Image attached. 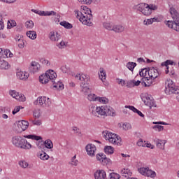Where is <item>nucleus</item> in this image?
Returning a JSON list of instances; mask_svg holds the SVG:
<instances>
[{
	"mask_svg": "<svg viewBox=\"0 0 179 179\" xmlns=\"http://www.w3.org/2000/svg\"><path fill=\"white\" fill-rule=\"evenodd\" d=\"M31 12H34V13H36V15H39V16H55L57 15V12L55 11H41L38 10H34L32 9Z\"/></svg>",
	"mask_w": 179,
	"mask_h": 179,
	"instance_id": "f8f14e48",
	"label": "nucleus"
},
{
	"mask_svg": "<svg viewBox=\"0 0 179 179\" xmlns=\"http://www.w3.org/2000/svg\"><path fill=\"white\" fill-rule=\"evenodd\" d=\"M40 68H41V66H40V64H38V62H31V66L29 68V71L31 73H34L36 72H38V71H40Z\"/></svg>",
	"mask_w": 179,
	"mask_h": 179,
	"instance_id": "a211bd4d",
	"label": "nucleus"
},
{
	"mask_svg": "<svg viewBox=\"0 0 179 179\" xmlns=\"http://www.w3.org/2000/svg\"><path fill=\"white\" fill-rule=\"evenodd\" d=\"M125 108H129L131 111H133V113L138 111V109L132 106H125Z\"/></svg>",
	"mask_w": 179,
	"mask_h": 179,
	"instance_id": "052dcab7",
	"label": "nucleus"
},
{
	"mask_svg": "<svg viewBox=\"0 0 179 179\" xmlns=\"http://www.w3.org/2000/svg\"><path fill=\"white\" fill-rule=\"evenodd\" d=\"M141 99L143 101L144 104H145V106H148L150 108H152V107H156V104L155 103V101L150 99V98L148 96L145 95L143 96Z\"/></svg>",
	"mask_w": 179,
	"mask_h": 179,
	"instance_id": "4468645a",
	"label": "nucleus"
},
{
	"mask_svg": "<svg viewBox=\"0 0 179 179\" xmlns=\"http://www.w3.org/2000/svg\"><path fill=\"white\" fill-rule=\"evenodd\" d=\"M102 135L104 139L106 141L108 139V141H109L110 143H113V145H121V137H120V136L110 133L108 130L103 131Z\"/></svg>",
	"mask_w": 179,
	"mask_h": 179,
	"instance_id": "423d86ee",
	"label": "nucleus"
},
{
	"mask_svg": "<svg viewBox=\"0 0 179 179\" xmlns=\"http://www.w3.org/2000/svg\"><path fill=\"white\" fill-rule=\"evenodd\" d=\"M174 64V62H173L172 60H166L164 62H162L161 64L162 66H169V65H173Z\"/></svg>",
	"mask_w": 179,
	"mask_h": 179,
	"instance_id": "3c124183",
	"label": "nucleus"
},
{
	"mask_svg": "<svg viewBox=\"0 0 179 179\" xmlns=\"http://www.w3.org/2000/svg\"><path fill=\"white\" fill-rule=\"evenodd\" d=\"M73 131L77 134L79 136H82V131H80V129L78 128L77 127H73Z\"/></svg>",
	"mask_w": 179,
	"mask_h": 179,
	"instance_id": "4d7b16f0",
	"label": "nucleus"
},
{
	"mask_svg": "<svg viewBox=\"0 0 179 179\" xmlns=\"http://www.w3.org/2000/svg\"><path fill=\"white\" fill-rule=\"evenodd\" d=\"M172 19L173 21H167L166 24L169 27V29H173L175 31L179 32V13L174 7H171L169 9Z\"/></svg>",
	"mask_w": 179,
	"mask_h": 179,
	"instance_id": "7ed1b4c3",
	"label": "nucleus"
},
{
	"mask_svg": "<svg viewBox=\"0 0 179 179\" xmlns=\"http://www.w3.org/2000/svg\"><path fill=\"white\" fill-rule=\"evenodd\" d=\"M109 176H110V179H120V178H121V176H120V174L115 173H110Z\"/></svg>",
	"mask_w": 179,
	"mask_h": 179,
	"instance_id": "8fccbe9b",
	"label": "nucleus"
},
{
	"mask_svg": "<svg viewBox=\"0 0 179 179\" xmlns=\"http://www.w3.org/2000/svg\"><path fill=\"white\" fill-rule=\"evenodd\" d=\"M138 146H145V143H143V141L142 139H140L138 142H137Z\"/></svg>",
	"mask_w": 179,
	"mask_h": 179,
	"instance_id": "338daca9",
	"label": "nucleus"
},
{
	"mask_svg": "<svg viewBox=\"0 0 179 179\" xmlns=\"http://www.w3.org/2000/svg\"><path fill=\"white\" fill-rule=\"evenodd\" d=\"M145 177H150L151 178H155V177H156V172L148 169Z\"/></svg>",
	"mask_w": 179,
	"mask_h": 179,
	"instance_id": "c9c22d12",
	"label": "nucleus"
},
{
	"mask_svg": "<svg viewBox=\"0 0 179 179\" xmlns=\"http://www.w3.org/2000/svg\"><path fill=\"white\" fill-rule=\"evenodd\" d=\"M33 116L34 117V118H40L41 117L40 110H35L33 113Z\"/></svg>",
	"mask_w": 179,
	"mask_h": 179,
	"instance_id": "bf43d9fd",
	"label": "nucleus"
},
{
	"mask_svg": "<svg viewBox=\"0 0 179 179\" xmlns=\"http://www.w3.org/2000/svg\"><path fill=\"white\" fill-rule=\"evenodd\" d=\"M55 80H57V78H53L52 82H50V87L57 89V90H63L64 84L62 82Z\"/></svg>",
	"mask_w": 179,
	"mask_h": 179,
	"instance_id": "ddd939ff",
	"label": "nucleus"
},
{
	"mask_svg": "<svg viewBox=\"0 0 179 179\" xmlns=\"http://www.w3.org/2000/svg\"><path fill=\"white\" fill-rule=\"evenodd\" d=\"M29 74L27 72L18 71L17 73V78L20 80H26L29 78Z\"/></svg>",
	"mask_w": 179,
	"mask_h": 179,
	"instance_id": "412c9836",
	"label": "nucleus"
},
{
	"mask_svg": "<svg viewBox=\"0 0 179 179\" xmlns=\"http://www.w3.org/2000/svg\"><path fill=\"white\" fill-rule=\"evenodd\" d=\"M103 150L106 155H113V153H114V148L112 146L106 145L104 147Z\"/></svg>",
	"mask_w": 179,
	"mask_h": 179,
	"instance_id": "7c9ffc66",
	"label": "nucleus"
},
{
	"mask_svg": "<svg viewBox=\"0 0 179 179\" xmlns=\"http://www.w3.org/2000/svg\"><path fill=\"white\" fill-rule=\"evenodd\" d=\"M5 27L3 24V20H2V15H0V30H2Z\"/></svg>",
	"mask_w": 179,
	"mask_h": 179,
	"instance_id": "680f3d73",
	"label": "nucleus"
},
{
	"mask_svg": "<svg viewBox=\"0 0 179 179\" xmlns=\"http://www.w3.org/2000/svg\"><path fill=\"white\" fill-rule=\"evenodd\" d=\"M96 160H99V162H101L103 166H107V164H109V163H111V159H110V158H107L106 155L103 153H99L96 155Z\"/></svg>",
	"mask_w": 179,
	"mask_h": 179,
	"instance_id": "9b49d317",
	"label": "nucleus"
},
{
	"mask_svg": "<svg viewBox=\"0 0 179 179\" xmlns=\"http://www.w3.org/2000/svg\"><path fill=\"white\" fill-rule=\"evenodd\" d=\"M137 10L141 12L145 16H149L152 15V11L149 4L148 3H140L137 6Z\"/></svg>",
	"mask_w": 179,
	"mask_h": 179,
	"instance_id": "6e6552de",
	"label": "nucleus"
},
{
	"mask_svg": "<svg viewBox=\"0 0 179 179\" xmlns=\"http://www.w3.org/2000/svg\"><path fill=\"white\" fill-rule=\"evenodd\" d=\"M25 27H27V29H32L33 27H34V22H33V21L31 20L27 21L25 23Z\"/></svg>",
	"mask_w": 179,
	"mask_h": 179,
	"instance_id": "49530a36",
	"label": "nucleus"
},
{
	"mask_svg": "<svg viewBox=\"0 0 179 179\" xmlns=\"http://www.w3.org/2000/svg\"><path fill=\"white\" fill-rule=\"evenodd\" d=\"M20 108H23V107H21L20 106H15L14 110L12 112V114L15 115V114H17L19 111H20Z\"/></svg>",
	"mask_w": 179,
	"mask_h": 179,
	"instance_id": "6e6d98bb",
	"label": "nucleus"
},
{
	"mask_svg": "<svg viewBox=\"0 0 179 179\" xmlns=\"http://www.w3.org/2000/svg\"><path fill=\"white\" fill-rule=\"evenodd\" d=\"M9 66L8 62L0 59V69H9Z\"/></svg>",
	"mask_w": 179,
	"mask_h": 179,
	"instance_id": "cd10ccee",
	"label": "nucleus"
},
{
	"mask_svg": "<svg viewBox=\"0 0 179 179\" xmlns=\"http://www.w3.org/2000/svg\"><path fill=\"white\" fill-rule=\"evenodd\" d=\"M134 85V81H130V82H128L127 84V87H133Z\"/></svg>",
	"mask_w": 179,
	"mask_h": 179,
	"instance_id": "774afa93",
	"label": "nucleus"
},
{
	"mask_svg": "<svg viewBox=\"0 0 179 179\" xmlns=\"http://www.w3.org/2000/svg\"><path fill=\"white\" fill-rule=\"evenodd\" d=\"M60 26H63V27H64L65 29H72V27H73L72 24L66 21L61 22H60Z\"/></svg>",
	"mask_w": 179,
	"mask_h": 179,
	"instance_id": "72a5a7b5",
	"label": "nucleus"
},
{
	"mask_svg": "<svg viewBox=\"0 0 179 179\" xmlns=\"http://www.w3.org/2000/svg\"><path fill=\"white\" fill-rule=\"evenodd\" d=\"M43 146L47 148V149H52V148H54V145L52 144V141L51 140H45L43 141Z\"/></svg>",
	"mask_w": 179,
	"mask_h": 179,
	"instance_id": "c756f323",
	"label": "nucleus"
},
{
	"mask_svg": "<svg viewBox=\"0 0 179 179\" xmlns=\"http://www.w3.org/2000/svg\"><path fill=\"white\" fill-rule=\"evenodd\" d=\"M99 79L101 80H106V78H107V74L106 73V71H104V69H100V73H99Z\"/></svg>",
	"mask_w": 179,
	"mask_h": 179,
	"instance_id": "c85d7f7f",
	"label": "nucleus"
},
{
	"mask_svg": "<svg viewBox=\"0 0 179 179\" xmlns=\"http://www.w3.org/2000/svg\"><path fill=\"white\" fill-rule=\"evenodd\" d=\"M31 122L33 125H37L38 127L41 125V120H31Z\"/></svg>",
	"mask_w": 179,
	"mask_h": 179,
	"instance_id": "e2e57ef3",
	"label": "nucleus"
},
{
	"mask_svg": "<svg viewBox=\"0 0 179 179\" xmlns=\"http://www.w3.org/2000/svg\"><path fill=\"white\" fill-rule=\"evenodd\" d=\"M15 41L20 42V43L18 44L19 48H24V42L23 41V39H20L19 34L16 35V36L15 37Z\"/></svg>",
	"mask_w": 179,
	"mask_h": 179,
	"instance_id": "2f4dec72",
	"label": "nucleus"
},
{
	"mask_svg": "<svg viewBox=\"0 0 179 179\" xmlns=\"http://www.w3.org/2000/svg\"><path fill=\"white\" fill-rule=\"evenodd\" d=\"M19 164H20V167H22V169H27V167H29V163H27L24 160L20 161Z\"/></svg>",
	"mask_w": 179,
	"mask_h": 179,
	"instance_id": "de8ad7c7",
	"label": "nucleus"
},
{
	"mask_svg": "<svg viewBox=\"0 0 179 179\" xmlns=\"http://www.w3.org/2000/svg\"><path fill=\"white\" fill-rule=\"evenodd\" d=\"M125 30V28L122 25H113V31H115V33H122Z\"/></svg>",
	"mask_w": 179,
	"mask_h": 179,
	"instance_id": "393cba45",
	"label": "nucleus"
},
{
	"mask_svg": "<svg viewBox=\"0 0 179 179\" xmlns=\"http://www.w3.org/2000/svg\"><path fill=\"white\" fill-rule=\"evenodd\" d=\"M136 66V62H129L127 64V68L131 72H134V69H135V67Z\"/></svg>",
	"mask_w": 179,
	"mask_h": 179,
	"instance_id": "473e14b6",
	"label": "nucleus"
},
{
	"mask_svg": "<svg viewBox=\"0 0 179 179\" xmlns=\"http://www.w3.org/2000/svg\"><path fill=\"white\" fill-rule=\"evenodd\" d=\"M154 22H155V20H153V19L150 18V19H148L147 20H144L143 24L145 26H149V24H152Z\"/></svg>",
	"mask_w": 179,
	"mask_h": 179,
	"instance_id": "13d9d810",
	"label": "nucleus"
},
{
	"mask_svg": "<svg viewBox=\"0 0 179 179\" xmlns=\"http://www.w3.org/2000/svg\"><path fill=\"white\" fill-rule=\"evenodd\" d=\"M90 111L92 113V115H94L95 117H100L99 115L106 117H107V115H110L111 117H114V115H115L114 109L110 106H107L101 107L92 106Z\"/></svg>",
	"mask_w": 179,
	"mask_h": 179,
	"instance_id": "f03ea898",
	"label": "nucleus"
},
{
	"mask_svg": "<svg viewBox=\"0 0 179 179\" xmlns=\"http://www.w3.org/2000/svg\"><path fill=\"white\" fill-rule=\"evenodd\" d=\"M10 94L16 100H20V101H26V97H24V95L19 94V92H16L15 90L10 91Z\"/></svg>",
	"mask_w": 179,
	"mask_h": 179,
	"instance_id": "2eb2a0df",
	"label": "nucleus"
},
{
	"mask_svg": "<svg viewBox=\"0 0 179 179\" xmlns=\"http://www.w3.org/2000/svg\"><path fill=\"white\" fill-rule=\"evenodd\" d=\"M11 142L15 148H19L20 149H31V144L20 136H13Z\"/></svg>",
	"mask_w": 179,
	"mask_h": 179,
	"instance_id": "20e7f679",
	"label": "nucleus"
},
{
	"mask_svg": "<svg viewBox=\"0 0 179 179\" xmlns=\"http://www.w3.org/2000/svg\"><path fill=\"white\" fill-rule=\"evenodd\" d=\"M53 79H57V73L52 70L47 71L46 73L39 76V82L44 85H47V83L50 85L51 82H53Z\"/></svg>",
	"mask_w": 179,
	"mask_h": 179,
	"instance_id": "39448f33",
	"label": "nucleus"
},
{
	"mask_svg": "<svg viewBox=\"0 0 179 179\" xmlns=\"http://www.w3.org/2000/svg\"><path fill=\"white\" fill-rule=\"evenodd\" d=\"M103 26L105 29H106V30H110V31H113V27L114 25H113L110 22H104L103 24Z\"/></svg>",
	"mask_w": 179,
	"mask_h": 179,
	"instance_id": "79ce46f5",
	"label": "nucleus"
},
{
	"mask_svg": "<svg viewBox=\"0 0 179 179\" xmlns=\"http://www.w3.org/2000/svg\"><path fill=\"white\" fill-rule=\"evenodd\" d=\"M106 177L105 170H97L94 173L95 179H106Z\"/></svg>",
	"mask_w": 179,
	"mask_h": 179,
	"instance_id": "aec40b11",
	"label": "nucleus"
},
{
	"mask_svg": "<svg viewBox=\"0 0 179 179\" xmlns=\"http://www.w3.org/2000/svg\"><path fill=\"white\" fill-rule=\"evenodd\" d=\"M162 75V72L157 69V68L150 67L148 68V76L150 79H156Z\"/></svg>",
	"mask_w": 179,
	"mask_h": 179,
	"instance_id": "9d476101",
	"label": "nucleus"
},
{
	"mask_svg": "<svg viewBox=\"0 0 179 179\" xmlns=\"http://www.w3.org/2000/svg\"><path fill=\"white\" fill-rule=\"evenodd\" d=\"M149 8L151 10V13H152V10H156L157 9V6H156L153 4L149 5Z\"/></svg>",
	"mask_w": 179,
	"mask_h": 179,
	"instance_id": "69168bd1",
	"label": "nucleus"
},
{
	"mask_svg": "<svg viewBox=\"0 0 179 179\" xmlns=\"http://www.w3.org/2000/svg\"><path fill=\"white\" fill-rule=\"evenodd\" d=\"M18 128H21L22 131H26L29 128V122L26 120L19 121L17 123Z\"/></svg>",
	"mask_w": 179,
	"mask_h": 179,
	"instance_id": "4be33fe9",
	"label": "nucleus"
},
{
	"mask_svg": "<svg viewBox=\"0 0 179 179\" xmlns=\"http://www.w3.org/2000/svg\"><path fill=\"white\" fill-rule=\"evenodd\" d=\"M97 101L103 103V104H107V103H108V99L106 97H98Z\"/></svg>",
	"mask_w": 179,
	"mask_h": 179,
	"instance_id": "09e8293b",
	"label": "nucleus"
},
{
	"mask_svg": "<svg viewBox=\"0 0 179 179\" xmlns=\"http://www.w3.org/2000/svg\"><path fill=\"white\" fill-rule=\"evenodd\" d=\"M10 52V50H3L2 48H0V57H3V58H8V54Z\"/></svg>",
	"mask_w": 179,
	"mask_h": 179,
	"instance_id": "4c0bfd02",
	"label": "nucleus"
},
{
	"mask_svg": "<svg viewBox=\"0 0 179 179\" xmlns=\"http://www.w3.org/2000/svg\"><path fill=\"white\" fill-rule=\"evenodd\" d=\"M87 99L90 101H97L99 96L94 94H88Z\"/></svg>",
	"mask_w": 179,
	"mask_h": 179,
	"instance_id": "e433bc0d",
	"label": "nucleus"
},
{
	"mask_svg": "<svg viewBox=\"0 0 179 179\" xmlns=\"http://www.w3.org/2000/svg\"><path fill=\"white\" fill-rule=\"evenodd\" d=\"M75 13L76 14L77 19H79L83 24L93 26L92 22L93 14H92V10L87 6H82L80 12L79 13V10H75Z\"/></svg>",
	"mask_w": 179,
	"mask_h": 179,
	"instance_id": "f257e3e1",
	"label": "nucleus"
},
{
	"mask_svg": "<svg viewBox=\"0 0 179 179\" xmlns=\"http://www.w3.org/2000/svg\"><path fill=\"white\" fill-rule=\"evenodd\" d=\"M78 159H76V155H74L71 158V163H70V164H71L72 166H78Z\"/></svg>",
	"mask_w": 179,
	"mask_h": 179,
	"instance_id": "603ef678",
	"label": "nucleus"
},
{
	"mask_svg": "<svg viewBox=\"0 0 179 179\" xmlns=\"http://www.w3.org/2000/svg\"><path fill=\"white\" fill-rule=\"evenodd\" d=\"M59 38H61V35L58 34V32L51 31L50 33V39L51 41H59Z\"/></svg>",
	"mask_w": 179,
	"mask_h": 179,
	"instance_id": "5701e85b",
	"label": "nucleus"
},
{
	"mask_svg": "<svg viewBox=\"0 0 179 179\" xmlns=\"http://www.w3.org/2000/svg\"><path fill=\"white\" fill-rule=\"evenodd\" d=\"M165 93L166 94H179V87L174 85L171 80H168L165 83Z\"/></svg>",
	"mask_w": 179,
	"mask_h": 179,
	"instance_id": "0eeeda50",
	"label": "nucleus"
},
{
	"mask_svg": "<svg viewBox=\"0 0 179 179\" xmlns=\"http://www.w3.org/2000/svg\"><path fill=\"white\" fill-rule=\"evenodd\" d=\"M164 145H166V142H163V141L161 140H158L156 143V146L159 149L164 150Z\"/></svg>",
	"mask_w": 179,
	"mask_h": 179,
	"instance_id": "58836bf2",
	"label": "nucleus"
},
{
	"mask_svg": "<svg viewBox=\"0 0 179 179\" xmlns=\"http://www.w3.org/2000/svg\"><path fill=\"white\" fill-rule=\"evenodd\" d=\"M39 157L41 160H48L50 159V155H47L45 152H43L40 154Z\"/></svg>",
	"mask_w": 179,
	"mask_h": 179,
	"instance_id": "a19ab883",
	"label": "nucleus"
},
{
	"mask_svg": "<svg viewBox=\"0 0 179 179\" xmlns=\"http://www.w3.org/2000/svg\"><path fill=\"white\" fill-rule=\"evenodd\" d=\"M85 149L87 155L89 156H91L92 157L94 156V152L97 150V149L96 148V145H94V144H88L87 145H86Z\"/></svg>",
	"mask_w": 179,
	"mask_h": 179,
	"instance_id": "f3484780",
	"label": "nucleus"
},
{
	"mask_svg": "<svg viewBox=\"0 0 179 179\" xmlns=\"http://www.w3.org/2000/svg\"><path fill=\"white\" fill-rule=\"evenodd\" d=\"M121 174L122 177H131L132 176V172H131V170L129 169H123L121 170Z\"/></svg>",
	"mask_w": 179,
	"mask_h": 179,
	"instance_id": "a878e982",
	"label": "nucleus"
},
{
	"mask_svg": "<svg viewBox=\"0 0 179 179\" xmlns=\"http://www.w3.org/2000/svg\"><path fill=\"white\" fill-rule=\"evenodd\" d=\"M79 80L81 81V86H89V83H90V77L85 74H81L79 76Z\"/></svg>",
	"mask_w": 179,
	"mask_h": 179,
	"instance_id": "dca6fc26",
	"label": "nucleus"
},
{
	"mask_svg": "<svg viewBox=\"0 0 179 179\" xmlns=\"http://www.w3.org/2000/svg\"><path fill=\"white\" fill-rule=\"evenodd\" d=\"M26 35L29 38H31V40H36V38H37L36 31H27Z\"/></svg>",
	"mask_w": 179,
	"mask_h": 179,
	"instance_id": "bb28decb",
	"label": "nucleus"
},
{
	"mask_svg": "<svg viewBox=\"0 0 179 179\" xmlns=\"http://www.w3.org/2000/svg\"><path fill=\"white\" fill-rule=\"evenodd\" d=\"M44 101H45V96H39L38 99L34 101V106H40L43 107L44 106Z\"/></svg>",
	"mask_w": 179,
	"mask_h": 179,
	"instance_id": "b1692460",
	"label": "nucleus"
},
{
	"mask_svg": "<svg viewBox=\"0 0 179 179\" xmlns=\"http://www.w3.org/2000/svg\"><path fill=\"white\" fill-rule=\"evenodd\" d=\"M24 137L27 139H32V141H39L37 143V146L38 149H42L43 146H44V141H43V137L34 134H29L27 136H24Z\"/></svg>",
	"mask_w": 179,
	"mask_h": 179,
	"instance_id": "1a4fd4ad",
	"label": "nucleus"
},
{
	"mask_svg": "<svg viewBox=\"0 0 179 179\" xmlns=\"http://www.w3.org/2000/svg\"><path fill=\"white\" fill-rule=\"evenodd\" d=\"M152 129H155V131H158V132H160V131H163V129H164V127L160 125H155L152 127Z\"/></svg>",
	"mask_w": 179,
	"mask_h": 179,
	"instance_id": "864d4df0",
	"label": "nucleus"
},
{
	"mask_svg": "<svg viewBox=\"0 0 179 179\" xmlns=\"http://www.w3.org/2000/svg\"><path fill=\"white\" fill-rule=\"evenodd\" d=\"M57 47L62 50V48H65L66 47V45L65 44V42L62 41L60 43L56 44Z\"/></svg>",
	"mask_w": 179,
	"mask_h": 179,
	"instance_id": "5fc2aeb1",
	"label": "nucleus"
},
{
	"mask_svg": "<svg viewBox=\"0 0 179 179\" xmlns=\"http://www.w3.org/2000/svg\"><path fill=\"white\" fill-rule=\"evenodd\" d=\"M149 169V168H140L138 169V172L142 174V176H146V173H148V170Z\"/></svg>",
	"mask_w": 179,
	"mask_h": 179,
	"instance_id": "a18cd8bd",
	"label": "nucleus"
},
{
	"mask_svg": "<svg viewBox=\"0 0 179 179\" xmlns=\"http://www.w3.org/2000/svg\"><path fill=\"white\" fill-rule=\"evenodd\" d=\"M153 78H150V77H145L142 78V86L145 87H149V86H152L153 85Z\"/></svg>",
	"mask_w": 179,
	"mask_h": 179,
	"instance_id": "6ab92c4d",
	"label": "nucleus"
},
{
	"mask_svg": "<svg viewBox=\"0 0 179 179\" xmlns=\"http://www.w3.org/2000/svg\"><path fill=\"white\" fill-rule=\"evenodd\" d=\"M50 106H51V101L50 100V98L45 96V101H43V107H50Z\"/></svg>",
	"mask_w": 179,
	"mask_h": 179,
	"instance_id": "c03bdc74",
	"label": "nucleus"
},
{
	"mask_svg": "<svg viewBox=\"0 0 179 179\" xmlns=\"http://www.w3.org/2000/svg\"><path fill=\"white\" fill-rule=\"evenodd\" d=\"M134 86H139L141 83L142 85V78L141 80L136 81L135 80H133Z\"/></svg>",
	"mask_w": 179,
	"mask_h": 179,
	"instance_id": "0e129e2a",
	"label": "nucleus"
},
{
	"mask_svg": "<svg viewBox=\"0 0 179 179\" xmlns=\"http://www.w3.org/2000/svg\"><path fill=\"white\" fill-rule=\"evenodd\" d=\"M80 87L82 88V92H83L84 94L87 95L90 93V88L88 85H80Z\"/></svg>",
	"mask_w": 179,
	"mask_h": 179,
	"instance_id": "f704fd0d",
	"label": "nucleus"
},
{
	"mask_svg": "<svg viewBox=\"0 0 179 179\" xmlns=\"http://www.w3.org/2000/svg\"><path fill=\"white\" fill-rule=\"evenodd\" d=\"M122 128L124 131H129V129H132V125L128 122H126L123 124Z\"/></svg>",
	"mask_w": 179,
	"mask_h": 179,
	"instance_id": "37998d69",
	"label": "nucleus"
},
{
	"mask_svg": "<svg viewBox=\"0 0 179 179\" xmlns=\"http://www.w3.org/2000/svg\"><path fill=\"white\" fill-rule=\"evenodd\" d=\"M148 73V69L145 68L141 69V71H139V75L141 78H146L147 75Z\"/></svg>",
	"mask_w": 179,
	"mask_h": 179,
	"instance_id": "ea45409f",
	"label": "nucleus"
}]
</instances>
